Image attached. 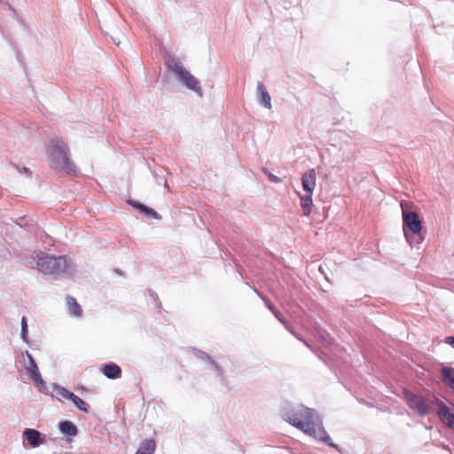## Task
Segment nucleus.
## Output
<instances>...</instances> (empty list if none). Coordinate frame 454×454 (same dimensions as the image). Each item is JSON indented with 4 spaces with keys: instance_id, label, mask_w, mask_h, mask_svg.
<instances>
[{
    "instance_id": "nucleus-1",
    "label": "nucleus",
    "mask_w": 454,
    "mask_h": 454,
    "mask_svg": "<svg viewBox=\"0 0 454 454\" xmlns=\"http://www.w3.org/2000/svg\"><path fill=\"white\" fill-rule=\"evenodd\" d=\"M281 415L285 421L306 434L339 450L324 428L322 419L316 410L303 404L286 403L281 410Z\"/></svg>"
},
{
    "instance_id": "nucleus-2",
    "label": "nucleus",
    "mask_w": 454,
    "mask_h": 454,
    "mask_svg": "<svg viewBox=\"0 0 454 454\" xmlns=\"http://www.w3.org/2000/svg\"><path fill=\"white\" fill-rule=\"evenodd\" d=\"M46 155L49 166L67 174H74L76 168L69 159V149L60 138L52 139L46 147Z\"/></svg>"
},
{
    "instance_id": "nucleus-3",
    "label": "nucleus",
    "mask_w": 454,
    "mask_h": 454,
    "mask_svg": "<svg viewBox=\"0 0 454 454\" xmlns=\"http://www.w3.org/2000/svg\"><path fill=\"white\" fill-rule=\"evenodd\" d=\"M36 266L43 275L53 277L70 275L74 270L72 264L62 255L44 254L38 258Z\"/></svg>"
},
{
    "instance_id": "nucleus-4",
    "label": "nucleus",
    "mask_w": 454,
    "mask_h": 454,
    "mask_svg": "<svg viewBox=\"0 0 454 454\" xmlns=\"http://www.w3.org/2000/svg\"><path fill=\"white\" fill-rule=\"evenodd\" d=\"M168 68L172 72L176 80L185 86L188 90L193 91L199 97L203 96V90L200 81L184 68L183 64L176 59H170L167 62Z\"/></svg>"
},
{
    "instance_id": "nucleus-5",
    "label": "nucleus",
    "mask_w": 454,
    "mask_h": 454,
    "mask_svg": "<svg viewBox=\"0 0 454 454\" xmlns=\"http://www.w3.org/2000/svg\"><path fill=\"white\" fill-rule=\"evenodd\" d=\"M403 397L408 406L421 417H426L432 413L434 411V407L437 406V400H439L436 397L431 398L415 394L408 389L403 390Z\"/></svg>"
},
{
    "instance_id": "nucleus-6",
    "label": "nucleus",
    "mask_w": 454,
    "mask_h": 454,
    "mask_svg": "<svg viewBox=\"0 0 454 454\" xmlns=\"http://www.w3.org/2000/svg\"><path fill=\"white\" fill-rule=\"evenodd\" d=\"M408 203L405 201L401 202L402 215H403V229L406 238V240L413 246V241H411L408 231H410L418 239L416 240L417 244H419L422 240L421 239V230H422V223L419 220V215L414 211L407 210Z\"/></svg>"
},
{
    "instance_id": "nucleus-7",
    "label": "nucleus",
    "mask_w": 454,
    "mask_h": 454,
    "mask_svg": "<svg viewBox=\"0 0 454 454\" xmlns=\"http://www.w3.org/2000/svg\"><path fill=\"white\" fill-rule=\"evenodd\" d=\"M24 356H26L27 358V363L26 364L25 368L29 373L30 379L35 383L37 387H39L40 385H43L44 381L41 377L38 366L33 356L28 351H26Z\"/></svg>"
},
{
    "instance_id": "nucleus-8",
    "label": "nucleus",
    "mask_w": 454,
    "mask_h": 454,
    "mask_svg": "<svg viewBox=\"0 0 454 454\" xmlns=\"http://www.w3.org/2000/svg\"><path fill=\"white\" fill-rule=\"evenodd\" d=\"M437 414L442 422L454 430V413L442 400H437Z\"/></svg>"
},
{
    "instance_id": "nucleus-9",
    "label": "nucleus",
    "mask_w": 454,
    "mask_h": 454,
    "mask_svg": "<svg viewBox=\"0 0 454 454\" xmlns=\"http://www.w3.org/2000/svg\"><path fill=\"white\" fill-rule=\"evenodd\" d=\"M317 174L314 168H310L301 176V185L307 193L313 194L316 187Z\"/></svg>"
},
{
    "instance_id": "nucleus-10",
    "label": "nucleus",
    "mask_w": 454,
    "mask_h": 454,
    "mask_svg": "<svg viewBox=\"0 0 454 454\" xmlns=\"http://www.w3.org/2000/svg\"><path fill=\"white\" fill-rule=\"evenodd\" d=\"M23 435L25 436L28 444L33 448H36L43 443L44 437L36 429L27 428L23 431Z\"/></svg>"
},
{
    "instance_id": "nucleus-11",
    "label": "nucleus",
    "mask_w": 454,
    "mask_h": 454,
    "mask_svg": "<svg viewBox=\"0 0 454 454\" xmlns=\"http://www.w3.org/2000/svg\"><path fill=\"white\" fill-rule=\"evenodd\" d=\"M256 93L258 98V102L263 106L267 109H271V98L269 94L267 88L262 82H257L256 86Z\"/></svg>"
},
{
    "instance_id": "nucleus-12",
    "label": "nucleus",
    "mask_w": 454,
    "mask_h": 454,
    "mask_svg": "<svg viewBox=\"0 0 454 454\" xmlns=\"http://www.w3.org/2000/svg\"><path fill=\"white\" fill-rule=\"evenodd\" d=\"M440 373L442 383L454 391V368L442 366Z\"/></svg>"
},
{
    "instance_id": "nucleus-13",
    "label": "nucleus",
    "mask_w": 454,
    "mask_h": 454,
    "mask_svg": "<svg viewBox=\"0 0 454 454\" xmlns=\"http://www.w3.org/2000/svg\"><path fill=\"white\" fill-rule=\"evenodd\" d=\"M52 395L59 402H64L65 400H72L74 394L62 386L54 384Z\"/></svg>"
},
{
    "instance_id": "nucleus-14",
    "label": "nucleus",
    "mask_w": 454,
    "mask_h": 454,
    "mask_svg": "<svg viewBox=\"0 0 454 454\" xmlns=\"http://www.w3.org/2000/svg\"><path fill=\"white\" fill-rule=\"evenodd\" d=\"M104 375L110 380H116L121 376V369L114 363L106 364L103 368Z\"/></svg>"
},
{
    "instance_id": "nucleus-15",
    "label": "nucleus",
    "mask_w": 454,
    "mask_h": 454,
    "mask_svg": "<svg viewBox=\"0 0 454 454\" xmlns=\"http://www.w3.org/2000/svg\"><path fill=\"white\" fill-rule=\"evenodd\" d=\"M59 428L61 434L67 437H74L78 433L76 426L69 420L60 422L59 424Z\"/></svg>"
},
{
    "instance_id": "nucleus-16",
    "label": "nucleus",
    "mask_w": 454,
    "mask_h": 454,
    "mask_svg": "<svg viewBox=\"0 0 454 454\" xmlns=\"http://www.w3.org/2000/svg\"><path fill=\"white\" fill-rule=\"evenodd\" d=\"M67 306L68 309L69 315L80 317L82 314V309L80 304L76 301V300L72 296L67 297Z\"/></svg>"
},
{
    "instance_id": "nucleus-17",
    "label": "nucleus",
    "mask_w": 454,
    "mask_h": 454,
    "mask_svg": "<svg viewBox=\"0 0 454 454\" xmlns=\"http://www.w3.org/2000/svg\"><path fill=\"white\" fill-rule=\"evenodd\" d=\"M155 449V442L152 439H145L140 443L135 454H153Z\"/></svg>"
},
{
    "instance_id": "nucleus-18",
    "label": "nucleus",
    "mask_w": 454,
    "mask_h": 454,
    "mask_svg": "<svg viewBox=\"0 0 454 454\" xmlns=\"http://www.w3.org/2000/svg\"><path fill=\"white\" fill-rule=\"evenodd\" d=\"M312 203V194L306 192L305 195L301 196L300 204L304 215H309L311 213Z\"/></svg>"
},
{
    "instance_id": "nucleus-19",
    "label": "nucleus",
    "mask_w": 454,
    "mask_h": 454,
    "mask_svg": "<svg viewBox=\"0 0 454 454\" xmlns=\"http://www.w3.org/2000/svg\"><path fill=\"white\" fill-rule=\"evenodd\" d=\"M74 404L78 408L80 411L88 413L89 412V404L85 403L82 399H81L79 396L74 395L71 400Z\"/></svg>"
},
{
    "instance_id": "nucleus-20",
    "label": "nucleus",
    "mask_w": 454,
    "mask_h": 454,
    "mask_svg": "<svg viewBox=\"0 0 454 454\" xmlns=\"http://www.w3.org/2000/svg\"><path fill=\"white\" fill-rule=\"evenodd\" d=\"M20 325H21L20 337L24 342L28 343L27 320L25 316L22 317Z\"/></svg>"
},
{
    "instance_id": "nucleus-21",
    "label": "nucleus",
    "mask_w": 454,
    "mask_h": 454,
    "mask_svg": "<svg viewBox=\"0 0 454 454\" xmlns=\"http://www.w3.org/2000/svg\"><path fill=\"white\" fill-rule=\"evenodd\" d=\"M194 355L203 361L207 362L208 364L213 363V358L207 354L206 352L200 350V349H194Z\"/></svg>"
},
{
    "instance_id": "nucleus-22",
    "label": "nucleus",
    "mask_w": 454,
    "mask_h": 454,
    "mask_svg": "<svg viewBox=\"0 0 454 454\" xmlns=\"http://www.w3.org/2000/svg\"><path fill=\"white\" fill-rule=\"evenodd\" d=\"M254 291L262 298V300L263 301V302L265 303V305L267 306V308L271 311L273 312V310L276 309V308L274 307V305L270 302V301L264 297L258 290H256L255 288H254Z\"/></svg>"
},
{
    "instance_id": "nucleus-23",
    "label": "nucleus",
    "mask_w": 454,
    "mask_h": 454,
    "mask_svg": "<svg viewBox=\"0 0 454 454\" xmlns=\"http://www.w3.org/2000/svg\"><path fill=\"white\" fill-rule=\"evenodd\" d=\"M263 172H264L265 174H267V175H268L269 179H270L272 183H274V184H279V183H281V182H282L281 178H279V177H278V176H277L276 175H274V174H272V173L269 172L266 168H263Z\"/></svg>"
},
{
    "instance_id": "nucleus-24",
    "label": "nucleus",
    "mask_w": 454,
    "mask_h": 454,
    "mask_svg": "<svg viewBox=\"0 0 454 454\" xmlns=\"http://www.w3.org/2000/svg\"><path fill=\"white\" fill-rule=\"evenodd\" d=\"M149 295L151 297V299L153 301V302L155 303V306L157 308H160V301H159V297H158V294L153 292V291H149Z\"/></svg>"
},
{
    "instance_id": "nucleus-25",
    "label": "nucleus",
    "mask_w": 454,
    "mask_h": 454,
    "mask_svg": "<svg viewBox=\"0 0 454 454\" xmlns=\"http://www.w3.org/2000/svg\"><path fill=\"white\" fill-rule=\"evenodd\" d=\"M209 364H211L214 367V369L218 376H221L223 374V371L222 367L214 359H213V363H210Z\"/></svg>"
},
{
    "instance_id": "nucleus-26",
    "label": "nucleus",
    "mask_w": 454,
    "mask_h": 454,
    "mask_svg": "<svg viewBox=\"0 0 454 454\" xmlns=\"http://www.w3.org/2000/svg\"><path fill=\"white\" fill-rule=\"evenodd\" d=\"M283 325H284V326L286 327V329L288 332H290L294 336H295L298 340H301V338L300 337V335H299L298 333H296L293 330L292 326L288 324V322H287V321H286V324H283Z\"/></svg>"
},
{
    "instance_id": "nucleus-27",
    "label": "nucleus",
    "mask_w": 454,
    "mask_h": 454,
    "mask_svg": "<svg viewBox=\"0 0 454 454\" xmlns=\"http://www.w3.org/2000/svg\"><path fill=\"white\" fill-rule=\"evenodd\" d=\"M283 325H284V326L286 327V329L288 332H290L294 336H295L298 340H301V338L300 337V335H299L298 333H296L293 330L292 326L288 324V322H287V321H286V324H283Z\"/></svg>"
},
{
    "instance_id": "nucleus-28",
    "label": "nucleus",
    "mask_w": 454,
    "mask_h": 454,
    "mask_svg": "<svg viewBox=\"0 0 454 454\" xmlns=\"http://www.w3.org/2000/svg\"><path fill=\"white\" fill-rule=\"evenodd\" d=\"M272 313L276 317V318H278L282 324H286L285 318L283 317L282 314L278 310L275 309V310H273Z\"/></svg>"
},
{
    "instance_id": "nucleus-29",
    "label": "nucleus",
    "mask_w": 454,
    "mask_h": 454,
    "mask_svg": "<svg viewBox=\"0 0 454 454\" xmlns=\"http://www.w3.org/2000/svg\"><path fill=\"white\" fill-rule=\"evenodd\" d=\"M318 335H319V338L325 343H327V338H328V334L325 331H322V332H319L318 333Z\"/></svg>"
},
{
    "instance_id": "nucleus-30",
    "label": "nucleus",
    "mask_w": 454,
    "mask_h": 454,
    "mask_svg": "<svg viewBox=\"0 0 454 454\" xmlns=\"http://www.w3.org/2000/svg\"><path fill=\"white\" fill-rule=\"evenodd\" d=\"M146 215H148L155 219H160V215L153 208H152V211L147 212Z\"/></svg>"
},
{
    "instance_id": "nucleus-31",
    "label": "nucleus",
    "mask_w": 454,
    "mask_h": 454,
    "mask_svg": "<svg viewBox=\"0 0 454 454\" xmlns=\"http://www.w3.org/2000/svg\"><path fill=\"white\" fill-rule=\"evenodd\" d=\"M445 343L450 345L454 348V336H450L445 339Z\"/></svg>"
},
{
    "instance_id": "nucleus-32",
    "label": "nucleus",
    "mask_w": 454,
    "mask_h": 454,
    "mask_svg": "<svg viewBox=\"0 0 454 454\" xmlns=\"http://www.w3.org/2000/svg\"><path fill=\"white\" fill-rule=\"evenodd\" d=\"M128 202H129V204L132 205L133 207H135L138 209H140L141 206H143V204H141L137 201H134V200H129Z\"/></svg>"
},
{
    "instance_id": "nucleus-33",
    "label": "nucleus",
    "mask_w": 454,
    "mask_h": 454,
    "mask_svg": "<svg viewBox=\"0 0 454 454\" xmlns=\"http://www.w3.org/2000/svg\"><path fill=\"white\" fill-rule=\"evenodd\" d=\"M139 210L146 214L147 212H151L152 208L143 204Z\"/></svg>"
},
{
    "instance_id": "nucleus-34",
    "label": "nucleus",
    "mask_w": 454,
    "mask_h": 454,
    "mask_svg": "<svg viewBox=\"0 0 454 454\" xmlns=\"http://www.w3.org/2000/svg\"><path fill=\"white\" fill-rule=\"evenodd\" d=\"M139 210L146 214L147 212H151L152 208L143 204Z\"/></svg>"
},
{
    "instance_id": "nucleus-35",
    "label": "nucleus",
    "mask_w": 454,
    "mask_h": 454,
    "mask_svg": "<svg viewBox=\"0 0 454 454\" xmlns=\"http://www.w3.org/2000/svg\"><path fill=\"white\" fill-rule=\"evenodd\" d=\"M23 170H24V173H26L27 175H30V171L28 168H23Z\"/></svg>"
}]
</instances>
